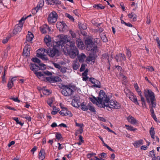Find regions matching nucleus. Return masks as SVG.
<instances>
[{
  "mask_svg": "<svg viewBox=\"0 0 160 160\" xmlns=\"http://www.w3.org/2000/svg\"><path fill=\"white\" fill-rule=\"evenodd\" d=\"M54 5H60L61 4V2L58 0H54Z\"/></svg>",
  "mask_w": 160,
  "mask_h": 160,
  "instance_id": "obj_60",
  "label": "nucleus"
},
{
  "mask_svg": "<svg viewBox=\"0 0 160 160\" xmlns=\"http://www.w3.org/2000/svg\"><path fill=\"white\" fill-rule=\"evenodd\" d=\"M143 144V140L140 139L135 142L133 143L134 146L136 148H139L140 146Z\"/></svg>",
  "mask_w": 160,
  "mask_h": 160,
  "instance_id": "obj_21",
  "label": "nucleus"
},
{
  "mask_svg": "<svg viewBox=\"0 0 160 160\" xmlns=\"http://www.w3.org/2000/svg\"><path fill=\"white\" fill-rule=\"evenodd\" d=\"M54 98L53 97L48 98L47 100V103L48 104L50 107H52V104L53 102Z\"/></svg>",
  "mask_w": 160,
  "mask_h": 160,
  "instance_id": "obj_36",
  "label": "nucleus"
},
{
  "mask_svg": "<svg viewBox=\"0 0 160 160\" xmlns=\"http://www.w3.org/2000/svg\"><path fill=\"white\" fill-rule=\"evenodd\" d=\"M125 126L127 127V129L131 131H134L137 130L136 128H134L133 127L131 126H129L128 125H125Z\"/></svg>",
  "mask_w": 160,
  "mask_h": 160,
  "instance_id": "obj_37",
  "label": "nucleus"
},
{
  "mask_svg": "<svg viewBox=\"0 0 160 160\" xmlns=\"http://www.w3.org/2000/svg\"><path fill=\"white\" fill-rule=\"evenodd\" d=\"M42 91L43 94L44 95H48L51 93L48 89H43Z\"/></svg>",
  "mask_w": 160,
  "mask_h": 160,
  "instance_id": "obj_46",
  "label": "nucleus"
},
{
  "mask_svg": "<svg viewBox=\"0 0 160 160\" xmlns=\"http://www.w3.org/2000/svg\"><path fill=\"white\" fill-rule=\"evenodd\" d=\"M96 79L93 78H89V80L90 81L92 84H95V82L96 81Z\"/></svg>",
  "mask_w": 160,
  "mask_h": 160,
  "instance_id": "obj_57",
  "label": "nucleus"
},
{
  "mask_svg": "<svg viewBox=\"0 0 160 160\" xmlns=\"http://www.w3.org/2000/svg\"><path fill=\"white\" fill-rule=\"evenodd\" d=\"M78 25L80 29L85 30L87 28L86 24L85 23H78Z\"/></svg>",
  "mask_w": 160,
  "mask_h": 160,
  "instance_id": "obj_33",
  "label": "nucleus"
},
{
  "mask_svg": "<svg viewBox=\"0 0 160 160\" xmlns=\"http://www.w3.org/2000/svg\"><path fill=\"white\" fill-rule=\"evenodd\" d=\"M44 40L47 45L48 47H50L52 46V45L50 44L51 41V38L49 36L46 35L45 36L44 38Z\"/></svg>",
  "mask_w": 160,
  "mask_h": 160,
  "instance_id": "obj_19",
  "label": "nucleus"
},
{
  "mask_svg": "<svg viewBox=\"0 0 160 160\" xmlns=\"http://www.w3.org/2000/svg\"><path fill=\"white\" fill-rule=\"evenodd\" d=\"M54 110L52 111L51 112V113L52 115H55L59 111V109L58 108H56V107H55L53 108Z\"/></svg>",
  "mask_w": 160,
  "mask_h": 160,
  "instance_id": "obj_45",
  "label": "nucleus"
},
{
  "mask_svg": "<svg viewBox=\"0 0 160 160\" xmlns=\"http://www.w3.org/2000/svg\"><path fill=\"white\" fill-rule=\"evenodd\" d=\"M86 66V64H85L82 63V64L81 67L80 69V72L83 71L85 70Z\"/></svg>",
  "mask_w": 160,
  "mask_h": 160,
  "instance_id": "obj_52",
  "label": "nucleus"
},
{
  "mask_svg": "<svg viewBox=\"0 0 160 160\" xmlns=\"http://www.w3.org/2000/svg\"><path fill=\"white\" fill-rule=\"evenodd\" d=\"M38 8H36V7L34 8L32 10V13L33 14H36L38 11Z\"/></svg>",
  "mask_w": 160,
  "mask_h": 160,
  "instance_id": "obj_55",
  "label": "nucleus"
},
{
  "mask_svg": "<svg viewBox=\"0 0 160 160\" xmlns=\"http://www.w3.org/2000/svg\"><path fill=\"white\" fill-rule=\"evenodd\" d=\"M115 58L117 62L125 61L126 58L125 54L123 53H119L115 56Z\"/></svg>",
  "mask_w": 160,
  "mask_h": 160,
  "instance_id": "obj_11",
  "label": "nucleus"
},
{
  "mask_svg": "<svg viewBox=\"0 0 160 160\" xmlns=\"http://www.w3.org/2000/svg\"><path fill=\"white\" fill-rule=\"evenodd\" d=\"M99 158L95 156V160H105L104 159L107 157V154L104 152H102L98 154Z\"/></svg>",
  "mask_w": 160,
  "mask_h": 160,
  "instance_id": "obj_18",
  "label": "nucleus"
},
{
  "mask_svg": "<svg viewBox=\"0 0 160 160\" xmlns=\"http://www.w3.org/2000/svg\"><path fill=\"white\" fill-rule=\"evenodd\" d=\"M150 101L151 103L149 104V106L155 108L156 106L155 97L153 98H151V99H150Z\"/></svg>",
  "mask_w": 160,
  "mask_h": 160,
  "instance_id": "obj_29",
  "label": "nucleus"
},
{
  "mask_svg": "<svg viewBox=\"0 0 160 160\" xmlns=\"http://www.w3.org/2000/svg\"><path fill=\"white\" fill-rule=\"evenodd\" d=\"M127 119L128 121L131 124L134 125L138 123V121L133 117L131 115L129 116L127 118Z\"/></svg>",
  "mask_w": 160,
  "mask_h": 160,
  "instance_id": "obj_15",
  "label": "nucleus"
},
{
  "mask_svg": "<svg viewBox=\"0 0 160 160\" xmlns=\"http://www.w3.org/2000/svg\"><path fill=\"white\" fill-rule=\"evenodd\" d=\"M70 33L71 35L72 38H74L76 37V34L75 32H74L71 30L70 31Z\"/></svg>",
  "mask_w": 160,
  "mask_h": 160,
  "instance_id": "obj_59",
  "label": "nucleus"
},
{
  "mask_svg": "<svg viewBox=\"0 0 160 160\" xmlns=\"http://www.w3.org/2000/svg\"><path fill=\"white\" fill-rule=\"evenodd\" d=\"M85 43L88 51H90L92 52L96 53L97 51V47L92 40L89 38H87L85 41Z\"/></svg>",
  "mask_w": 160,
  "mask_h": 160,
  "instance_id": "obj_4",
  "label": "nucleus"
},
{
  "mask_svg": "<svg viewBox=\"0 0 160 160\" xmlns=\"http://www.w3.org/2000/svg\"><path fill=\"white\" fill-rule=\"evenodd\" d=\"M57 28H58L60 32H65L68 29V26L66 23L63 21L57 22L56 24Z\"/></svg>",
  "mask_w": 160,
  "mask_h": 160,
  "instance_id": "obj_9",
  "label": "nucleus"
},
{
  "mask_svg": "<svg viewBox=\"0 0 160 160\" xmlns=\"http://www.w3.org/2000/svg\"><path fill=\"white\" fill-rule=\"evenodd\" d=\"M35 74L36 75V76L38 78H40L42 76H44V74H45L44 72H35Z\"/></svg>",
  "mask_w": 160,
  "mask_h": 160,
  "instance_id": "obj_35",
  "label": "nucleus"
},
{
  "mask_svg": "<svg viewBox=\"0 0 160 160\" xmlns=\"http://www.w3.org/2000/svg\"><path fill=\"white\" fill-rule=\"evenodd\" d=\"M65 16L68 18L70 20L72 21H74V19L72 16L67 13H65Z\"/></svg>",
  "mask_w": 160,
  "mask_h": 160,
  "instance_id": "obj_41",
  "label": "nucleus"
},
{
  "mask_svg": "<svg viewBox=\"0 0 160 160\" xmlns=\"http://www.w3.org/2000/svg\"><path fill=\"white\" fill-rule=\"evenodd\" d=\"M30 69L33 71H36V70L39 69V67L35 64H31L30 65Z\"/></svg>",
  "mask_w": 160,
  "mask_h": 160,
  "instance_id": "obj_24",
  "label": "nucleus"
},
{
  "mask_svg": "<svg viewBox=\"0 0 160 160\" xmlns=\"http://www.w3.org/2000/svg\"><path fill=\"white\" fill-rule=\"evenodd\" d=\"M149 133L152 138L153 139H154L155 132L154 131V128L153 127L150 128L149 130Z\"/></svg>",
  "mask_w": 160,
  "mask_h": 160,
  "instance_id": "obj_28",
  "label": "nucleus"
},
{
  "mask_svg": "<svg viewBox=\"0 0 160 160\" xmlns=\"http://www.w3.org/2000/svg\"><path fill=\"white\" fill-rule=\"evenodd\" d=\"M44 4V2L43 0H40L38 2L37 6L36 7V8H38V10L42 9Z\"/></svg>",
  "mask_w": 160,
  "mask_h": 160,
  "instance_id": "obj_32",
  "label": "nucleus"
},
{
  "mask_svg": "<svg viewBox=\"0 0 160 160\" xmlns=\"http://www.w3.org/2000/svg\"><path fill=\"white\" fill-rule=\"evenodd\" d=\"M23 27L22 25H21L20 26L18 25H16L13 31V33L14 34H17L18 33L20 32L22 29Z\"/></svg>",
  "mask_w": 160,
  "mask_h": 160,
  "instance_id": "obj_16",
  "label": "nucleus"
},
{
  "mask_svg": "<svg viewBox=\"0 0 160 160\" xmlns=\"http://www.w3.org/2000/svg\"><path fill=\"white\" fill-rule=\"evenodd\" d=\"M23 118L25 119L26 120H28V122H30L31 121V117L29 116H27L24 117H23Z\"/></svg>",
  "mask_w": 160,
  "mask_h": 160,
  "instance_id": "obj_62",
  "label": "nucleus"
},
{
  "mask_svg": "<svg viewBox=\"0 0 160 160\" xmlns=\"http://www.w3.org/2000/svg\"><path fill=\"white\" fill-rule=\"evenodd\" d=\"M12 119L16 122L17 124H19L21 126H22L23 125V123H22L21 122L19 121L18 120V118H13Z\"/></svg>",
  "mask_w": 160,
  "mask_h": 160,
  "instance_id": "obj_39",
  "label": "nucleus"
},
{
  "mask_svg": "<svg viewBox=\"0 0 160 160\" xmlns=\"http://www.w3.org/2000/svg\"><path fill=\"white\" fill-rule=\"evenodd\" d=\"M58 18V14L56 12L53 11L48 15V20L49 23L52 24L55 23L57 21Z\"/></svg>",
  "mask_w": 160,
  "mask_h": 160,
  "instance_id": "obj_8",
  "label": "nucleus"
},
{
  "mask_svg": "<svg viewBox=\"0 0 160 160\" xmlns=\"http://www.w3.org/2000/svg\"><path fill=\"white\" fill-rule=\"evenodd\" d=\"M88 69H86L85 71L83 73H82V76H87L88 75Z\"/></svg>",
  "mask_w": 160,
  "mask_h": 160,
  "instance_id": "obj_64",
  "label": "nucleus"
},
{
  "mask_svg": "<svg viewBox=\"0 0 160 160\" xmlns=\"http://www.w3.org/2000/svg\"><path fill=\"white\" fill-rule=\"evenodd\" d=\"M126 50L127 51V52L126 53L127 56L128 57V58L129 59L131 56V51H130V50L128 48H126Z\"/></svg>",
  "mask_w": 160,
  "mask_h": 160,
  "instance_id": "obj_44",
  "label": "nucleus"
},
{
  "mask_svg": "<svg viewBox=\"0 0 160 160\" xmlns=\"http://www.w3.org/2000/svg\"><path fill=\"white\" fill-rule=\"evenodd\" d=\"M76 43L78 47L80 49H83L84 48V44L82 40L79 38H77Z\"/></svg>",
  "mask_w": 160,
  "mask_h": 160,
  "instance_id": "obj_17",
  "label": "nucleus"
},
{
  "mask_svg": "<svg viewBox=\"0 0 160 160\" xmlns=\"http://www.w3.org/2000/svg\"><path fill=\"white\" fill-rule=\"evenodd\" d=\"M86 60L88 63L90 62H91L93 64L95 61V57L92 55H89V56L87 58Z\"/></svg>",
  "mask_w": 160,
  "mask_h": 160,
  "instance_id": "obj_23",
  "label": "nucleus"
},
{
  "mask_svg": "<svg viewBox=\"0 0 160 160\" xmlns=\"http://www.w3.org/2000/svg\"><path fill=\"white\" fill-rule=\"evenodd\" d=\"M102 57L103 59H107L108 60L109 58V56H108V54L107 53H105L102 54Z\"/></svg>",
  "mask_w": 160,
  "mask_h": 160,
  "instance_id": "obj_53",
  "label": "nucleus"
},
{
  "mask_svg": "<svg viewBox=\"0 0 160 160\" xmlns=\"http://www.w3.org/2000/svg\"><path fill=\"white\" fill-rule=\"evenodd\" d=\"M75 124L76 126L80 127V128H82L84 127L83 124L82 123L81 124L80 123H78L77 122L76 120L75 121Z\"/></svg>",
  "mask_w": 160,
  "mask_h": 160,
  "instance_id": "obj_56",
  "label": "nucleus"
},
{
  "mask_svg": "<svg viewBox=\"0 0 160 160\" xmlns=\"http://www.w3.org/2000/svg\"><path fill=\"white\" fill-rule=\"evenodd\" d=\"M55 135L56 139L58 140H60L61 138H62L61 134L59 132H56Z\"/></svg>",
  "mask_w": 160,
  "mask_h": 160,
  "instance_id": "obj_42",
  "label": "nucleus"
},
{
  "mask_svg": "<svg viewBox=\"0 0 160 160\" xmlns=\"http://www.w3.org/2000/svg\"><path fill=\"white\" fill-rule=\"evenodd\" d=\"M89 100L93 103L98 104H102L103 101L107 102L109 100V98L108 97L103 90H100L99 92V95L98 98L94 96L90 97Z\"/></svg>",
  "mask_w": 160,
  "mask_h": 160,
  "instance_id": "obj_3",
  "label": "nucleus"
},
{
  "mask_svg": "<svg viewBox=\"0 0 160 160\" xmlns=\"http://www.w3.org/2000/svg\"><path fill=\"white\" fill-rule=\"evenodd\" d=\"M53 64L56 68L59 69L61 68V66L59 64L54 62L53 63Z\"/></svg>",
  "mask_w": 160,
  "mask_h": 160,
  "instance_id": "obj_63",
  "label": "nucleus"
},
{
  "mask_svg": "<svg viewBox=\"0 0 160 160\" xmlns=\"http://www.w3.org/2000/svg\"><path fill=\"white\" fill-rule=\"evenodd\" d=\"M32 60L34 62L38 63L39 64L40 62V60L37 58H32Z\"/></svg>",
  "mask_w": 160,
  "mask_h": 160,
  "instance_id": "obj_47",
  "label": "nucleus"
},
{
  "mask_svg": "<svg viewBox=\"0 0 160 160\" xmlns=\"http://www.w3.org/2000/svg\"><path fill=\"white\" fill-rule=\"evenodd\" d=\"M44 48H43L42 49H38V50H39L40 51H41V52H37V53L36 56L37 57L40 58L43 60H48V57L46 55L44 54V53L45 52H44Z\"/></svg>",
  "mask_w": 160,
  "mask_h": 160,
  "instance_id": "obj_12",
  "label": "nucleus"
},
{
  "mask_svg": "<svg viewBox=\"0 0 160 160\" xmlns=\"http://www.w3.org/2000/svg\"><path fill=\"white\" fill-rule=\"evenodd\" d=\"M133 86L136 91L140 89L137 83H134Z\"/></svg>",
  "mask_w": 160,
  "mask_h": 160,
  "instance_id": "obj_61",
  "label": "nucleus"
},
{
  "mask_svg": "<svg viewBox=\"0 0 160 160\" xmlns=\"http://www.w3.org/2000/svg\"><path fill=\"white\" fill-rule=\"evenodd\" d=\"M45 151L43 149H42L38 154L39 158L41 160H43L45 158Z\"/></svg>",
  "mask_w": 160,
  "mask_h": 160,
  "instance_id": "obj_22",
  "label": "nucleus"
},
{
  "mask_svg": "<svg viewBox=\"0 0 160 160\" xmlns=\"http://www.w3.org/2000/svg\"><path fill=\"white\" fill-rule=\"evenodd\" d=\"M149 154L150 155V156L152 158L155 156V152L153 150L150 151L149 152Z\"/></svg>",
  "mask_w": 160,
  "mask_h": 160,
  "instance_id": "obj_58",
  "label": "nucleus"
},
{
  "mask_svg": "<svg viewBox=\"0 0 160 160\" xmlns=\"http://www.w3.org/2000/svg\"><path fill=\"white\" fill-rule=\"evenodd\" d=\"M13 85V83L12 81H9L8 83V88L9 89H10L12 88Z\"/></svg>",
  "mask_w": 160,
  "mask_h": 160,
  "instance_id": "obj_48",
  "label": "nucleus"
},
{
  "mask_svg": "<svg viewBox=\"0 0 160 160\" xmlns=\"http://www.w3.org/2000/svg\"><path fill=\"white\" fill-rule=\"evenodd\" d=\"M2 83H4L6 82V79L5 78V70H4V73L3 74L2 77Z\"/></svg>",
  "mask_w": 160,
  "mask_h": 160,
  "instance_id": "obj_51",
  "label": "nucleus"
},
{
  "mask_svg": "<svg viewBox=\"0 0 160 160\" xmlns=\"http://www.w3.org/2000/svg\"><path fill=\"white\" fill-rule=\"evenodd\" d=\"M144 93L147 102L148 103H150V99L155 98L154 93L150 89H145L144 91Z\"/></svg>",
  "mask_w": 160,
  "mask_h": 160,
  "instance_id": "obj_7",
  "label": "nucleus"
},
{
  "mask_svg": "<svg viewBox=\"0 0 160 160\" xmlns=\"http://www.w3.org/2000/svg\"><path fill=\"white\" fill-rule=\"evenodd\" d=\"M65 39L63 41V51L65 54L68 55L72 58H74L79 53L78 48L75 46L74 40L67 35H63Z\"/></svg>",
  "mask_w": 160,
  "mask_h": 160,
  "instance_id": "obj_1",
  "label": "nucleus"
},
{
  "mask_svg": "<svg viewBox=\"0 0 160 160\" xmlns=\"http://www.w3.org/2000/svg\"><path fill=\"white\" fill-rule=\"evenodd\" d=\"M40 31L42 33H46L47 31H50V28L47 25L44 24L40 28Z\"/></svg>",
  "mask_w": 160,
  "mask_h": 160,
  "instance_id": "obj_14",
  "label": "nucleus"
},
{
  "mask_svg": "<svg viewBox=\"0 0 160 160\" xmlns=\"http://www.w3.org/2000/svg\"><path fill=\"white\" fill-rule=\"evenodd\" d=\"M91 104L90 103L88 104V109L93 112H95L96 110L95 108L92 106L91 105Z\"/></svg>",
  "mask_w": 160,
  "mask_h": 160,
  "instance_id": "obj_38",
  "label": "nucleus"
},
{
  "mask_svg": "<svg viewBox=\"0 0 160 160\" xmlns=\"http://www.w3.org/2000/svg\"><path fill=\"white\" fill-rule=\"evenodd\" d=\"M93 7L95 8H97V9H104L105 8V7L103 6L102 4H95L93 5Z\"/></svg>",
  "mask_w": 160,
  "mask_h": 160,
  "instance_id": "obj_34",
  "label": "nucleus"
},
{
  "mask_svg": "<svg viewBox=\"0 0 160 160\" xmlns=\"http://www.w3.org/2000/svg\"><path fill=\"white\" fill-rule=\"evenodd\" d=\"M72 88V86L71 85H63L62 87V90L61 91V93L62 95L65 96H71L74 92Z\"/></svg>",
  "mask_w": 160,
  "mask_h": 160,
  "instance_id": "obj_6",
  "label": "nucleus"
},
{
  "mask_svg": "<svg viewBox=\"0 0 160 160\" xmlns=\"http://www.w3.org/2000/svg\"><path fill=\"white\" fill-rule=\"evenodd\" d=\"M9 37H6L3 39L2 41V43H3L5 44L7 43L8 40H9Z\"/></svg>",
  "mask_w": 160,
  "mask_h": 160,
  "instance_id": "obj_54",
  "label": "nucleus"
},
{
  "mask_svg": "<svg viewBox=\"0 0 160 160\" xmlns=\"http://www.w3.org/2000/svg\"><path fill=\"white\" fill-rule=\"evenodd\" d=\"M110 99L107 102L106 101H103L102 104V107L104 108L106 107H109L110 108H113L115 109H119L120 105L116 101H114L112 100H111L109 101Z\"/></svg>",
  "mask_w": 160,
  "mask_h": 160,
  "instance_id": "obj_5",
  "label": "nucleus"
},
{
  "mask_svg": "<svg viewBox=\"0 0 160 160\" xmlns=\"http://www.w3.org/2000/svg\"><path fill=\"white\" fill-rule=\"evenodd\" d=\"M80 98L78 96H75L72 101H75L78 103H79Z\"/></svg>",
  "mask_w": 160,
  "mask_h": 160,
  "instance_id": "obj_50",
  "label": "nucleus"
},
{
  "mask_svg": "<svg viewBox=\"0 0 160 160\" xmlns=\"http://www.w3.org/2000/svg\"><path fill=\"white\" fill-rule=\"evenodd\" d=\"M65 39L63 37V35L60 36L59 41L55 42L52 48L44 49V52L46 53L48 55L51 57H57L59 56L58 49L63 50L64 40Z\"/></svg>",
  "mask_w": 160,
  "mask_h": 160,
  "instance_id": "obj_2",
  "label": "nucleus"
},
{
  "mask_svg": "<svg viewBox=\"0 0 160 160\" xmlns=\"http://www.w3.org/2000/svg\"><path fill=\"white\" fill-rule=\"evenodd\" d=\"M78 59L79 62H83L86 58V56L83 53H81L78 56Z\"/></svg>",
  "mask_w": 160,
  "mask_h": 160,
  "instance_id": "obj_20",
  "label": "nucleus"
},
{
  "mask_svg": "<svg viewBox=\"0 0 160 160\" xmlns=\"http://www.w3.org/2000/svg\"><path fill=\"white\" fill-rule=\"evenodd\" d=\"M34 37L33 35L31 32H28V34L27 35L26 40L27 41H31Z\"/></svg>",
  "mask_w": 160,
  "mask_h": 160,
  "instance_id": "obj_26",
  "label": "nucleus"
},
{
  "mask_svg": "<svg viewBox=\"0 0 160 160\" xmlns=\"http://www.w3.org/2000/svg\"><path fill=\"white\" fill-rule=\"evenodd\" d=\"M88 104H86L84 102H82L81 105V109L85 111H87L88 110Z\"/></svg>",
  "mask_w": 160,
  "mask_h": 160,
  "instance_id": "obj_27",
  "label": "nucleus"
},
{
  "mask_svg": "<svg viewBox=\"0 0 160 160\" xmlns=\"http://www.w3.org/2000/svg\"><path fill=\"white\" fill-rule=\"evenodd\" d=\"M59 113L62 116H72V114L71 111H68L66 108H64Z\"/></svg>",
  "mask_w": 160,
  "mask_h": 160,
  "instance_id": "obj_13",
  "label": "nucleus"
},
{
  "mask_svg": "<svg viewBox=\"0 0 160 160\" xmlns=\"http://www.w3.org/2000/svg\"><path fill=\"white\" fill-rule=\"evenodd\" d=\"M128 17L130 18H132V17L133 21H135L137 20V15L133 12H131L130 13L128 14Z\"/></svg>",
  "mask_w": 160,
  "mask_h": 160,
  "instance_id": "obj_30",
  "label": "nucleus"
},
{
  "mask_svg": "<svg viewBox=\"0 0 160 160\" xmlns=\"http://www.w3.org/2000/svg\"><path fill=\"white\" fill-rule=\"evenodd\" d=\"M79 103L77 102H75V101H72V105L73 107L78 108L79 107Z\"/></svg>",
  "mask_w": 160,
  "mask_h": 160,
  "instance_id": "obj_43",
  "label": "nucleus"
},
{
  "mask_svg": "<svg viewBox=\"0 0 160 160\" xmlns=\"http://www.w3.org/2000/svg\"><path fill=\"white\" fill-rule=\"evenodd\" d=\"M94 86L96 88H100L101 87L100 82L98 80L96 79Z\"/></svg>",
  "mask_w": 160,
  "mask_h": 160,
  "instance_id": "obj_40",
  "label": "nucleus"
},
{
  "mask_svg": "<svg viewBox=\"0 0 160 160\" xmlns=\"http://www.w3.org/2000/svg\"><path fill=\"white\" fill-rule=\"evenodd\" d=\"M39 65L40 66V67H39V69H41V70H45V69H46V65L43 64H42V63H39Z\"/></svg>",
  "mask_w": 160,
  "mask_h": 160,
  "instance_id": "obj_49",
  "label": "nucleus"
},
{
  "mask_svg": "<svg viewBox=\"0 0 160 160\" xmlns=\"http://www.w3.org/2000/svg\"><path fill=\"white\" fill-rule=\"evenodd\" d=\"M129 98L135 104L138 105H139L136 96L132 95L130 96Z\"/></svg>",
  "mask_w": 160,
  "mask_h": 160,
  "instance_id": "obj_25",
  "label": "nucleus"
},
{
  "mask_svg": "<svg viewBox=\"0 0 160 160\" xmlns=\"http://www.w3.org/2000/svg\"><path fill=\"white\" fill-rule=\"evenodd\" d=\"M30 50V48L28 47V46H26L24 48L23 51V53L26 56H28L29 54V51Z\"/></svg>",
  "mask_w": 160,
  "mask_h": 160,
  "instance_id": "obj_31",
  "label": "nucleus"
},
{
  "mask_svg": "<svg viewBox=\"0 0 160 160\" xmlns=\"http://www.w3.org/2000/svg\"><path fill=\"white\" fill-rule=\"evenodd\" d=\"M46 80L47 82L51 83H55L61 81V78L58 76H52L50 77H46Z\"/></svg>",
  "mask_w": 160,
  "mask_h": 160,
  "instance_id": "obj_10",
  "label": "nucleus"
}]
</instances>
